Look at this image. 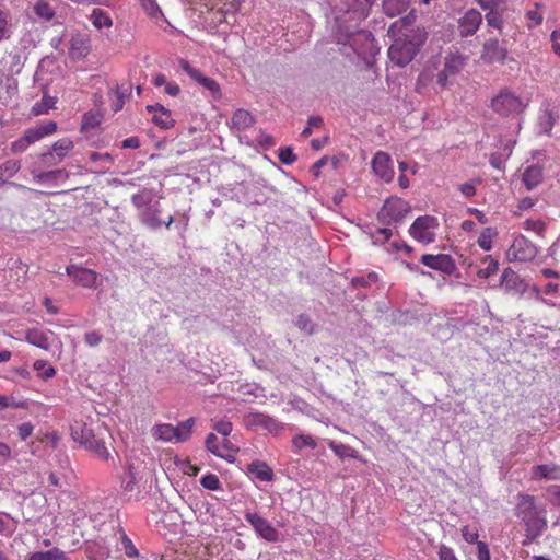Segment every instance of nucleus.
<instances>
[{
	"instance_id": "nucleus-63",
	"label": "nucleus",
	"mask_w": 560,
	"mask_h": 560,
	"mask_svg": "<svg viewBox=\"0 0 560 560\" xmlns=\"http://www.w3.org/2000/svg\"><path fill=\"white\" fill-rule=\"evenodd\" d=\"M477 559L491 560L488 545L485 541H477Z\"/></svg>"
},
{
	"instance_id": "nucleus-58",
	"label": "nucleus",
	"mask_w": 560,
	"mask_h": 560,
	"mask_svg": "<svg viewBox=\"0 0 560 560\" xmlns=\"http://www.w3.org/2000/svg\"><path fill=\"white\" fill-rule=\"evenodd\" d=\"M140 1H141L143 9L145 10V12L149 15L156 18L158 14L161 13V10L155 0H140Z\"/></svg>"
},
{
	"instance_id": "nucleus-11",
	"label": "nucleus",
	"mask_w": 560,
	"mask_h": 560,
	"mask_svg": "<svg viewBox=\"0 0 560 560\" xmlns=\"http://www.w3.org/2000/svg\"><path fill=\"white\" fill-rule=\"evenodd\" d=\"M480 58L487 65H503L509 59V50L498 38H489L483 43Z\"/></svg>"
},
{
	"instance_id": "nucleus-35",
	"label": "nucleus",
	"mask_w": 560,
	"mask_h": 560,
	"mask_svg": "<svg viewBox=\"0 0 560 560\" xmlns=\"http://www.w3.org/2000/svg\"><path fill=\"white\" fill-rule=\"evenodd\" d=\"M56 98L45 93L42 100L33 105L31 113L33 116L47 114L51 108H54Z\"/></svg>"
},
{
	"instance_id": "nucleus-24",
	"label": "nucleus",
	"mask_w": 560,
	"mask_h": 560,
	"mask_svg": "<svg viewBox=\"0 0 560 560\" xmlns=\"http://www.w3.org/2000/svg\"><path fill=\"white\" fill-rule=\"evenodd\" d=\"M238 452V447L235 446L229 438H223L222 442L219 444L218 450L213 451V455L217 457L223 458L229 463H234L236 459V454Z\"/></svg>"
},
{
	"instance_id": "nucleus-12",
	"label": "nucleus",
	"mask_w": 560,
	"mask_h": 560,
	"mask_svg": "<svg viewBox=\"0 0 560 560\" xmlns=\"http://www.w3.org/2000/svg\"><path fill=\"white\" fill-rule=\"evenodd\" d=\"M420 261L424 266H427L433 270L441 271L448 276L453 275L456 270L455 260L448 254H438V255L424 254L421 256Z\"/></svg>"
},
{
	"instance_id": "nucleus-52",
	"label": "nucleus",
	"mask_w": 560,
	"mask_h": 560,
	"mask_svg": "<svg viewBox=\"0 0 560 560\" xmlns=\"http://www.w3.org/2000/svg\"><path fill=\"white\" fill-rule=\"evenodd\" d=\"M462 535L466 542L468 544H477L479 534L478 529L470 526H463Z\"/></svg>"
},
{
	"instance_id": "nucleus-51",
	"label": "nucleus",
	"mask_w": 560,
	"mask_h": 560,
	"mask_svg": "<svg viewBox=\"0 0 560 560\" xmlns=\"http://www.w3.org/2000/svg\"><path fill=\"white\" fill-rule=\"evenodd\" d=\"M524 229L542 236L546 231V224L541 220L528 219L524 222Z\"/></svg>"
},
{
	"instance_id": "nucleus-1",
	"label": "nucleus",
	"mask_w": 560,
	"mask_h": 560,
	"mask_svg": "<svg viewBox=\"0 0 560 560\" xmlns=\"http://www.w3.org/2000/svg\"><path fill=\"white\" fill-rule=\"evenodd\" d=\"M106 428L100 423L74 421L71 425L72 439L105 462L110 458V453L106 447Z\"/></svg>"
},
{
	"instance_id": "nucleus-14",
	"label": "nucleus",
	"mask_w": 560,
	"mask_h": 560,
	"mask_svg": "<svg viewBox=\"0 0 560 560\" xmlns=\"http://www.w3.org/2000/svg\"><path fill=\"white\" fill-rule=\"evenodd\" d=\"M374 174L386 183H390L394 178V168L390 155L386 152L378 151L374 154L372 162Z\"/></svg>"
},
{
	"instance_id": "nucleus-33",
	"label": "nucleus",
	"mask_w": 560,
	"mask_h": 560,
	"mask_svg": "<svg viewBox=\"0 0 560 560\" xmlns=\"http://www.w3.org/2000/svg\"><path fill=\"white\" fill-rule=\"evenodd\" d=\"M409 0H384L383 8L385 13L390 16H397L407 11Z\"/></svg>"
},
{
	"instance_id": "nucleus-41",
	"label": "nucleus",
	"mask_w": 560,
	"mask_h": 560,
	"mask_svg": "<svg viewBox=\"0 0 560 560\" xmlns=\"http://www.w3.org/2000/svg\"><path fill=\"white\" fill-rule=\"evenodd\" d=\"M525 18L527 20V27L534 28L542 23V13H541V4L535 3V8L528 10L525 13Z\"/></svg>"
},
{
	"instance_id": "nucleus-38",
	"label": "nucleus",
	"mask_w": 560,
	"mask_h": 560,
	"mask_svg": "<svg viewBox=\"0 0 560 560\" xmlns=\"http://www.w3.org/2000/svg\"><path fill=\"white\" fill-rule=\"evenodd\" d=\"M104 116L100 110H89L82 117L81 128L83 130L93 129L101 125Z\"/></svg>"
},
{
	"instance_id": "nucleus-44",
	"label": "nucleus",
	"mask_w": 560,
	"mask_h": 560,
	"mask_svg": "<svg viewBox=\"0 0 560 560\" xmlns=\"http://www.w3.org/2000/svg\"><path fill=\"white\" fill-rule=\"evenodd\" d=\"M243 421L246 428H262L264 421H266V415L260 412H249L244 416Z\"/></svg>"
},
{
	"instance_id": "nucleus-3",
	"label": "nucleus",
	"mask_w": 560,
	"mask_h": 560,
	"mask_svg": "<svg viewBox=\"0 0 560 560\" xmlns=\"http://www.w3.org/2000/svg\"><path fill=\"white\" fill-rule=\"evenodd\" d=\"M423 39L417 34L397 38L388 49L389 59L397 66L408 65L417 55Z\"/></svg>"
},
{
	"instance_id": "nucleus-31",
	"label": "nucleus",
	"mask_w": 560,
	"mask_h": 560,
	"mask_svg": "<svg viewBox=\"0 0 560 560\" xmlns=\"http://www.w3.org/2000/svg\"><path fill=\"white\" fill-rule=\"evenodd\" d=\"M27 560H70L66 552L55 547L47 551H36L28 556Z\"/></svg>"
},
{
	"instance_id": "nucleus-15",
	"label": "nucleus",
	"mask_w": 560,
	"mask_h": 560,
	"mask_svg": "<svg viewBox=\"0 0 560 560\" xmlns=\"http://www.w3.org/2000/svg\"><path fill=\"white\" fill-rule=\"evenodd\" d=\"M121 488L125 494L129 495V499H139V494L144 488L142 476L136 470L133 465H129L126 476L122 478Z\"/></svg>"
},
{
	"instance_id": "nucleus-23",
	"label": "nucleus",
	"mask_w": 560,
	"mask_h": 560,
	"mask_svg": "<svg viewBox=\"0 0 560 560\" xmlns=\"http://www.w3.org/2000/svg\"><path fill=\"white\" fill-rule=\"evenodd\" d=\"M91 50L90 39L83 36H77L71 39L69 55L73 59H82Z\"/></svg>"
},
{
	"instance_id": "nucleus-17",
	"label": "nucleus",
	"mask_w": 560,
	"mask_h": 560,
	"mask_svg": "<svg viewBox=\"0 0 560 560\" xmlns=\"http://www.w3.org/2000/svg\"><path fill=\"white\" fill-rule=\"evenodd\" d=\"M482 22L481 13L475 9L468 10L459 20H458V31L462 37L472 36L478 28L480 27Z\"/></svg>"
},
{
	"instance_id": "nucleus-34",
	"label": "nucleus",
	"mask_w": 560,
	"mask_h": 560,
	"mask_svg": "<svg viewBox=\"0 0 560 560\" xmlns=\"http://www.w3.org/2000/svg\"><path fill=\"white\" fill-rule=\"evenodd\" d=\"M482 264H487L485 268L477 271V276L481 279H488L499 271V261L491 255H487L481 259Z\"/></svg>"
},
{
	"instance_id": "nucleus-47",
	"label": "nucleus",
	"mask_w": 560,
	"mask_h": 560,
	"mask_svg": "<svg viewBox=\"0 0 560 560\" xmlns=\"http://www.w3.org/2000/svg\"><path fill=\"white\" fill-rule=\"evenodd\" d=\"M21 168V163L16 160H8L0 165L1 173L5 179L12 178Z\"/></svg>"
},
{
	"instance_id": "nucleus-50",
	"label": "nucleus",
	"mask_w": 560,
	"mask_h": 560,
	"mask_svg": "<svg viewBox=\"0 0 560 560\" xmlns=\"http://www.w3.org/2000/svg\"><path fill=\"white\" fill-rule=\"evenodd\" d=\"M10 21L11 15L9 10L0 5V40L7 36Z\"/></svg>"
},
{
	"instance_id": "nucleus-5",
	"label": "nucleus",
	"mask_w": 560,
	"mask_h": 560,
	"mask_svg": "<svg viewBox=\"0 0 560 560\" xmlns=\"http://www.w3.org/2000/svg\"><path fill=\"white\" fill-rule=\"evenodd\" d=\"M411 207L408 201L400 197L392 196L387 198L383 207L377 212V220L383 225L400 223L410 212Z\"/></svg>"
},
{
	"instance_id": "nucleus-37",
	"label": "nucleus",
	"mask_w": 560,
	"mask_h": 560,
	"mask_svg": "<svg viewBox=\"0 0 560 560\" xmlns=\"http://www.w3.org/2000/svg\"><path fill=\"white\" fill-rule=\"evenodd\" d=\"M497 235H498V231L495 229L485 228L480 232V235L477 240L478 246L486 252L491 250L492 249V241L494 237H497Z\"/></svg>"
},
{
	"instance_id": "nucleus-19",
	"label": "nucleus",
	"mask_w": 560,
	"mask_h": 560,
	"mask_svg": "<svg viewBox=\"0 0 560 560\" xmlns=\"http://www.w3.org/2000/svg\"><path fill=\"white\" fill-rule=\"evenodd\" d=\"M147 110L153 113L152 121L163 128L168 129L174 126V119L172 118V114L168 109L160 104L148 105Z\"/></svg>"
},
{
	"instance_id": "nucleus-42",
	"label": "nucleus",
	"mask_w": 560,
	"mask_h": 560,
	"mask_svg": "<svg viewBox=\"0 0 560 560\" xmlns=\"http://www.w3.org/2000/svg\"><path fill=\"white\" fill-rule=\"evenodd\" d=\"M34 12L37 16H39L40 19H44L46 21H50L55 16L54 9L51 8V5L48 2H46L44 0H38L34 4Z\"/></svg>"
},
{
	"instance_id": "nucleus-2",
	"label": "nucleus",
	"mask_w": 560,
	"mask_h": 560,
	"mask_svg": "<svg viewBox=\"0 0 560 560\" xmlns=\"http://www.w3.org/2000/svg\"><path fill=\"white\" fill-rule=\"evenodd\" d=\"M515 515L525 528H547L546 509L537 504L536 497L527 493L517 494Z\"/></svg>"
},
{
	"instance_id": "nucleus-57",
	"label": "nucleus",
	"mask_w": 560,
	"mask_h": 560,
	"mask_svg": "<svg viewBox=\"0 0 560 560\" xmlns=\"http://www.w3.org/2000/svg\"><path fill=\"white\" fill-rule=\"evenodd\" d=\"M102 334L95 330L89 331L84 335V341L89 347H96L102 342Z\"/></svg>"
},
{
	"instance_id": "nucleus-20",
	"label": "nucleus",
	"mask_w": 560,
	"mask_h": 560,
	"mask_svg": "<svg viewBox=\"0 0 560 560\" xmlns=\"http://www.w3.org/2000/svg\"><path fill=\"white\" fill-rule=\"evenodd\" d=\"M532 479L534 480H560V465L541 464L532 468Z\"/></svg>"
},
{
	"instance_id": "nucleus-60",
	"label": "nucleus",
	"mask_w": 560,
	"mask_h": 560,
	"mask_svg": "<svg viewBox=\"0 0 560 560\" xmlns=\"http://www.w3.org/2000/svg\"><path fill=\"white\" fill-rule=\"evenodd\" d=\"M34 425L31 422H23L18 427V434L22 441H25L32 435Z\"/></svg>"
},
{
	"instance_id": "nucleus-49",
	"label": "nucleus",
	"mask_w": 560,
	"mask_h": 560,
	"mask_svg": "<svg viewBox=\"0 0 560 560\" xmlns=\"http://www.w3.org/2000/svg\"><path fill=\"white\" fill-rule=\"evenodd\" d=\"M378 275L376 272H370L366 277H354L352 278V284L355 288H366L371 283L378 281Z\"/></svg>"
},
{
	"instance_id": "nucleus-39",
	"label": "nucleus",
	"mask_w": 560,
	"mask_h": 560,
	"mask_svg": "<svg viewBox=\"0 0 560 560\" xmlns=\"http://www.w3.org/2000/svg\"><path fill=\"white\" fill-rule=\"evenodd\" d=\"M194 423V419L189 418L186 421H183L178 425L174 427L176 442H184L190 438Z\"/></svg>"
},
{
	"instance_id": "nucleus-28",
	"label": "nucleus",
	"mask_w": 560,
	"mask_h": 560,
	"mask_svg": "<svg viewBox=\"0 0 560 560\" xmlns=\"http://www.w3.org/2000/svg\"><path fill=\"white\" fill-rule=\"evenodd\" d=\"M522 281L520 276L512 270L511 268H505L501 275V287L504 288L505 291H520V287Z\"/></svg>"
},
{
	"instance_id": "nucleus-43",
	"label": "nucleus",
	"mask_w": 560,
	"mask_h": 560,
	"mask_svg": "<svg viewBox=\"0 0 560 560\" xmlns=\"http://www.w3.org/2000/svg\"><path fill=\"white\" fill-rule=\"evenodd\" d=\"M120 550H122L128 558H137L139 556L137 547L124 530H120Z\"/></svg>"
},
{
	"instance_id": "nucleus-64",
	"label": "nucleus",
	"mask_w": 560,
	"mask_h": 560,
	"mask_svg": "<svg viewBox=\"0 0 560 560\" xmlns=\"http://www.w3.org/2000/svg\"><path fill=\"white\" fill-rule=\"evenodd\" d=\"M552 50L560 57V28L555 30L550 35Z\"/></svg>"
},
{
	"instance_id": "nucleus-29",
	"label": "nucleus",
	"mask_w": 560,
	"mask_h": 560,
	"mask_svg": "<svg viewBox=\"0 0 560 560\" xmlns=\"http://www.w3.org/2000/svg\"><path fill=\"white\" fill-rule=\"evenodd\" d=\"M33 177L38 183H52L59 179L66 180L69 178V173L65 168H58L48 172L35 173L33 172Z\"/></svg>"
},
{
	"instance_id": "nucleus-18",
	"label": "nucleus",
	"mask_w": 560,
	"mask_h": 560,
	"mask_svg": "<svg viewBox=\"0 0 560 560\" xmlns=\"http://www.w3.org/2000/svg\"><path fill=\"white\" fill-rule=\"evenodd\" d=\"M74 143L69 138H62L56 141L52 145V150L49 153L42 155L43 161L46 164H57L63 160V158L73 149Z\"/></svg>"
},
{
	"instance_id": "nucleus-53",
	"label": "nucleus",
	"mask_w": 560,
	"mask_h": 560,
	"mask_svg": "<svg viewBox=\"0 0 560 560\" xmlns=\"http://www.w3.org/2000/svg\"><path fill=\"white\" fill-rule=\"evenodd\" d=\"M546 529L540 528H525V537L522 541L523 546L533 544Z\"/></svg>"
},
{
	"instance_id": "nucleus-48",
	"label": "nucleus",
	"mask_w": 560,
	"mask_h": 560,
	"mask_svg": "<svg viewBox=\"0 0 560 560\" xmlns=\"http://www.w3.org/2000/svg\"><path fill=\"white\" fill-rule=\"evenodd\" d=\"M295 325L301 331L305 332L306 335H313L315 331V324L306 314L299 315Z\"/></svg>"
},
{
	"instance_id": "nucleus-25",
	"label": "nucleus",
	"mask_w": 560,
	"mask_h": 560,
	"mask_svg": "<svg viewBox=\"0 0 560 560\" xmlns=\"http://www.w3.org/2000/svg\"><path fill=\"white\" fill-rule=\"evenodd\" d=\"M25 340L44 350H48L50 346L48 334L37 328L26 330Z\"/></svg>"
},
{
	"instance_id": "nucleus-8",
	"label": "nucleus",
	"mask_w": 560,
	"mask_h": 560,
	"mask_svg": "<svg viewBox=\"0 0 560 560\" xmlns=\"http://www.w3.org/2000/svg\"><path fill=\"white\" fill-rule=\"evenodd\" d=\"M439 222L435 217L421 215L409 228V234L419 243L430 244L435 240Z\"/></svg>"
},
{
	"instance_id": "nucleus-61",
	"label": "nucleus",
	"mask_w": 560,
	"mask_h": 560,
	"mask_svg": "<svg viewBox=\"0 0 560 560\" xmlns=\"http://www.w3.org/2000/svg\"><path fill=\"white\" fill-rule=\"evenodd\" d=\"M549 500L553 505L560 506V485H552L547 489Z\"/></svg>"
},
{
	"instance_id": "nucleus-40",
	"label": "nucleus",
	"mask_w": 560,
	"mask_h": 560,
	"mask_svg": "<svg viewBox=\"0 0 560 560\" xmlns=\"http://www.w3.org/2000/svg\"><path fill=\"white\" fill-rule=\"evenodd\" d=\"M292 445L296 452H300L303 447L316 448L317 442L310 434H298L292 439Z\"/></svg>"
},
{
	"instance_id": "nucleus-26",
	"label": "nucleus",
	"mask_w": 560,
	"mask_h": 560,
	"mask_svg": "<svg viewBox=\"0 0 560 560\" xmlns=\"http://www.w3.org/2000/svg\"><path fill=\"white\" fill-rule=\"evenodd\" d=\"M254 121L255 119L252 113L243 108L237 109L231 118L232 127L237 130L249 128Z\"/></svg>"
},
{
	"instance_id": "nucleus-32",
	"label": "nucleus",
	"mask_w": 560,
	"mask_h": 560,
	"mask_svg": "<svg viewBox=\"0 0 560 560\" xmlns=\"http://www.w3.org/2000/svg\"><path fill=\"white\" fill-rule=\"evenodd\" d=\"M90 21L97 30H102L104 27L109 28L113 25V20L109 14L98 8L92 10Z\"/></svg>"
},
{
	"instance_id": "nucleus-22",
	"label": "nucleus",
	"mask_w": 560,
	"mask_h": 560,
	"mask_svg": "<svg viewBox=\"0 0 560 560\" xmlns=\"http://www.w3.org/2000/svg\"><path fill=\"white\" fill-rule=\"evenodd\" d=\"M544 179V171L540 165L533 164L525 168L523 183L528 190L536 188Z\"/></svg>"
},
{
	"instance_id": "nucleus-62",
	"label": "nucleus",
	"mask_w": 560,
	"mask_h": 560,
	"mask_svg": "<svg viewBox=\"0 0 560 560\" xmlns=\"http://www.w3.org/2000/svg\"><path fill=\"white\" fill-rule=\"evenodd\" d=\"M439 559L440 560H458L455 556L454 550L451 547L445 545H441L439 548Z\"/></svg>"
},
{
	"instance_id": "nucleus-55",
	"label": "nucleus",
	"mask_w": 560,
	"mask_h": 560,
	"mask_svg": "<svg viewBox=\"0 0 560 560\" xmlns=\"http://www.w3.org/2000/svg\"><path fill=\"white\" fill-rule=\"evenodd\" d=\"M279 160L284 164H292L296 161V155L293 153L292 149L287 148H280L279 149Z\"/></svg>"
},
{
	"instance_id": "nucleus-56",
	"label": "nucleus",
	"mask_w": 560,
	"mask_h": 560,
	"mask_svg": "<svg viewBox=\"0 0 560 560\" xmlns=\"http://www.w3.org/2000/svg\"><path fill=\"white\" fill-rule=\"evenodd\" d=\"M486 20L489 26H492L497 30H501L503 26V21L495 12V10H489V12L486 14Z\"/></svg>"
},
{
	"instance_id": "nucleus-27",
	"label": "nucleus",
	"mask_w": 560,
	"mask_h": 560,
	"mask_svg": "<svg viewBox=\"0 0 560 560\" xmlns=\"http://www.w3.org/2000/svg\"><path fill=\"white\" fill-rule=\"evenodd\" d=\"M130 91L128 88L122 89L120 86H116L110 91V105L114 113H117L124 108L126 101L129 98Z\"/></svg>"
},
{
	"instance_id": "nucleus-45",
	"label": "nucleus",
	"mask_w": 560,
	"mask_h": 560,
	"mask_svg": "<svg viewBox=\"0 0 560 560\" xmlns=\"http://www.w3.org/2000/svg\"><path fill=\"white\" fill-rule=\"evenodd\" d=\"M200 485L210 491H218L222 489V483L215 474H207L201 477Z\"/></svg>"
},
{
	"instance_id": "nucleus-46",
	"label": "nucleus",
	"mask_w": 560,
	"mask_h": 560,
	"mask_svg": "<svg viewBox=\"0 0 560 560\" xmlns=\"http://www.w3.org/2000/svg\"><path fill=\"white\" fill-rule=\"evenodd\" d=\"M141 221L151 229H156L161 225L159 220V211L153 209H147L141 214Z\"/></svg>"
},
{
	"instance_id": "nucleus-6",
	"label": "nucleus",
	"mask_w": 560,
	"mask_h": 560,
	"mask_svg": "<svg viewBox=\"0 0 560 560\" xmlns=\"http://www.w3.org/2000/svg\"><path fill=\"white\" fill-rule=\"evenodd\" d=\"M57 130V124L55 121H46L34 128H28L24 131L23 136L13 141L10 145V150L13 154H20L25 152L28 147L44 137L55 133Z\"/></svg>"
},
{
	"instance_id": "nucleus-30",
	"label": "nucleus",
	"mask_w": 560,
	"mask_h": 560,
	"mask_svg": "<svg viewBox=\"0 0 560 560\" xmlns=\"http://www.w3.org/2000/svg\"><path fill=\"white\" fill-rule=\"evenodd\" d=\"M152 435L155 440L163 442H176L174 425L168 423L158 424L152 428Z\"/></svg>"
},
{
	"instance_id": "nucleus-4",
	"label": "nucleus",
	"mask_w": 560,
	"mask_h": 560,
	"mask_svg": "<svg viewBox=\"0 0 560 560\" xmlns=\"http://www.w3.org/2000/svg\"><path fill=\"white\" fill-rule=\"evenodd\" d=\"M525 107L522 97L509 89L500 90L490 102V108L501 117L520 114Z\"/></svg>"
},
{
	"instance_id": "nucleus-36",
	"label": "nucleus",
	"mask_w": 560,
	"mask_h": 560,
	"mask_svg": "<svg viewBox=\"0 0 560 560\" xmlns=\"http://www.w3.org/2000/svg\"><path fill=\"white\" fill-rule=\"evenodd\" d=\"M328 446L340 458L351 457L354 459H360L358 452L349 445H346L343 443H336L335 441H329Z\"/></svg>"
},
{
	"instance_id": "nucleus-10",
	"label": "nucleus",
	"mask_w": 560,
	"mask_h": 560,
	"mask_svg": "<svg viewBox=\"0 0 560 560\" xmlns=\"http://www.w3.org/2000/svg\"><path fill=\"white\" fill-rule=\"evenodd\" d=\"M244 517L252 525L259 537L269 542L278 541L279 532L270 524L267 518L252 511H246Z\"/></svg>"
},
{
	"instance_id": "nucleus-9",
	"label": "nucleus",
	"mask_w": 560,
	"mask_h": 560,
	"mask_svg": "<svg viewBox=\"0 0 560 560\" xmlns=\"http://www.w3.org/2000/svg\"><path fill=\"white\" fill-rule=\"evenodd\" d=\"M179 66L191 80L200 84L205 90L209 91L214 100H220L222 97L220 84L214 79L203 75L199 69L192 67L186 59H180Z\"/></svg>"
},
{
	"instance_id": "nucleus-7",
	"label": "nucleus",
	"mask_w": 560,
	"mask_h": 560,
	"mask_svg": "<svg viewBox=\"0 0 560 560\" xmlns=\"http://www.w3.org/2000/svg\"><path fill=\"white\" fill-rule=\"evenodd\" d=\"M538 254V247L526 236L520 234L514 237L506 250L509 261L528 262L533 261Z\"/></svg>"
},
{
	"instance_id": "nucleus-54",
	"label": "nucleus",
	"mask_w": 560,
	"mask_h": 560,
	"mask_svg": "<svg viewBox=\"0 0 560 560\" xmlns=\"http://www.w3.org/2000/svg\"><path fill=\"white\" fill-rule=\"evenodd\" d=\"M34 370L42 371L45 369L44 378H51L56 374V370L52 366H47V361L45 360H36L33 364Z\"/></svg>"
},
{
	"instance_id": "nucleus-21",
	"label": "nucleus",
	"mask_w": 560,
	"mask_h": 560,
	"mask_svg": "<svg viewBox=\"0 0 560 560\" xmlns=\"http://www.w3.org/2000/svg\"><path fill=\"white\" fill-rule=\"evenodd\" d=\"M247 471L259 481H272L275 478L271 467L262 460H253L248 464Z\"/></svg>"
},
{
	"instance_id": "nucleus-13",
	"label": "nucleus",
	"mask_w": 560,
	"mask_h": 560,
	"mask_svg": "<svg viewBox=\"0 0 560 560\" xmlns=\"http://www.w3.org/2000/svg\"><path fill=\"white\" fill-rule=\"evenodd\" d=\"M465 66V59L459 55L451 54L445 57L444 67L438 73L436 82L441 88H446L448 79L460 72Z\"/></svg>"
},
{
	"instance_id": "nucleus-59",
	"label": "nucleus",
	"mask_w": 560,
	"mask_h": 560,
	"mask_svg": "<svg viewBox=\"0 0 560 560\" xmlns=\"http://www.w3.org/2000/svg\"><path fill=\"white\" fill-rule=\"evenodd\" d=\"M232 423L230 421H219L213 425V429L223 438H229L232 432Z\"/></svg>"
},
{
	"instance_id": "nucleus-16",
	"label": "nucleus",
	"mask_w": 560,
	"mask_h": 560,
	"mask_svg": "<svg viewBox=\"0 0 560 560\" xmlns=\"http://www.w3.org/2000/svg\"><path fill=\"white\" fill-rule=\"evenodd\" d=\"M66 272L73 279L75 284L83 288H94L98 277L96 271L78 265L68 266Z\"/></svg>"
}]
</instances>
